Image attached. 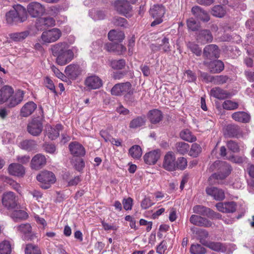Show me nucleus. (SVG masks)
I'll return each mask as SVG.
<instances>
[{
    "mask_svg": "<svg viewBox=\"0 0 254 254\" xmlns=\"http://www.w3.org/2000/svg\"><path fill=\"white\" fill-rule=\"evenodd\" d=\"M73 51L69 49L64 53L56 56V63L60 65H64L69 63L73 58Z\"/></svg>",
    "mask_w": 254,
    "mask_h": 254,
    "instance_id": "obj_17",
    "label": "nucleus"
},
{
    "mask_svg": "<svg viewBox=\"0 0 254 254\" xmlns=\"http://www.w3.org/2000/svg\"><path fill=\"white\" fill-rule=\"evenodd\" d=\"M237 206L234 201L218 202L216 204L217 209L223 213H233L236 211Z\"/></svg>",
    "mask_w": 254,
    "mask_h": 254,
    "instance_id": "obj_13",
    "label": "nucleus"
},
{
    "mask_svg": "<svg viewBox=\"0 0 254 254\" xmlns=\"http://www.w3.org/2000/svg\"><path fill=\"white\" fill-rule=\"evenodd\" d=\"M201 146L197 143H194L191 145L189 151V155L193 157H196L201 152Z\"/></svg>",
    "mask_w": 254,
    "mask_h": 254,
    "instance_id": "obj_51",
    "label": "nucleus"
},
{
    "mask_svg": "<svg viewBox=\"0 0 254 254\" xmlns=\"http://www.w3.org/2000/svg\"><path fill=\"white\" fill-rule=\"evenodd\" d=\"M225 13V9L220 5H215L212 9L211 14L215 17H222Z\"/></svg>",
    "mask_w": 254,
    "mask_h": 254,
    "instance_id": "obj_46",
    "label": "nucleus"
},
{
    "mask_svg": "<svg viewBox=\"0 0 254 254\" xmlns=\"http://www.w3.org/2000/svg\"><path fill=\"white\" fill-rule=\"evenodd\" d=\"M199 76L201 79L202 81L205 83H213L214 80V76L210 75L207 72L199 71Z\"/></svg>",
    "mask_w": 254,
    "mask_h": 254,
    "instance_id": "obj_54",
    "label": "nucleus"
},
{
    "mask_svg": "<svg viewBox=\"0 0 254 254\" xmlns=\"http://www.w3.org/2000/svg\"><path fill=\"white\" fill-rule=\"evenodd\" d=\"M198 39L203 43H210L212 41L213 37L211 31L208 29L201 30L198 35Z\"/></svg>",
    "mask_w": 254,
    "mask_h": 254,
    "instance_id": "obj_37",
    "label": "nucleus"
},
{
    "mask_svg": "<svg viewBox=\"0 0 254 254\" xmlns=\"http://www.w3.org/2000/svg\"><path fill=\"white\" fill-rule=\"evenodd\" d=\"M85 85L90 89H97L102 86L103 81L98 76L94 75L86 78Z\"/></svg>",
    "mask_w": 254,
    "mask_h": 254,
    "instance_id": "obj_16",
    "label": "nucleus"
},
{
    "mask_svg": "<svg viewBox=\"0 0 254 254\" xmlns=\"http://www.w3.org/2000/svg\"><path fill=\"white\" fill-rule=\"evenodd\" d=\"M211 209L201 205H197L193 207V212L200 216L202 215L209 218Z\"/></svg>",
    "mask_w": 254,
    "mask_h": 254,
    "instance_id": "obj_41",
    "label": "nucleus"
},
{
    "mask_svg": "<svg viewBox=\"0 0 254 254\" xmlns=\"http://www.w3.org/2000/svg\"><path fill=\"white\" fill-rule=\"evenodd\" d=\"M37 180L42 183V188L49 189L51 184L55 183L56 178L54 174L50 171H44L37 176Z\"/></svg>",
    "mask_w": 254,
    "mask_h": 254,
    "instance_id": "obj_4",
    "label": "nucleus"
},
{
    "mask_svg": "<svg viewBox=\"0 0 254 254\" xmlns=\"http://www.w3.org/2000/svg\"><path fill=\"white\" fill-rule=\"evenodd\" d=\"M114 6L118 13L125 16H127L132 10V7L127 0H116Z\"/></svg>",
    "mask_w": 254,
    "mask_h": 254,
    "instance_id": "obj_8",
    "label": "nucleus"
},
{
    "mask_svg": "<svg viewBox=\"0 0 254 254\" xmlns=\"http://www.w3.org/2000/svg\"><path fill=\"white\" fill-rule=\"evenodd\" d=\"M37 108V105L32 101H29L24 104L20 110V116L27 117L31 115Z\"/></svg>",
    "mask_w": 254,
    "mask_h": 254,
    "instance_id": "obj_25",
    "label": "nucleus"
},
{
    "mask_svg": "<svg viewBox=\"0 0 254 254\" xmlns=\"http://www.w3.org/2000/svg\"><path fill=\"white\" fill-rule=\"evenodd\" d=\"M11 245L8 241H3L0 243V254H10Z\"/></svg>",
    "mask_w": 254,
    "mask_h": 254,
    "instance_id": "obj_48",
    "label": "nucleus"
},
{
    "mask_svg": "<svg viewBox=\"0 0 254 254\" xmlns=\"http://www.w3.org/2000/svg\"><path fill=\"white\" fill-rule=\"evenodd\" d=\"M5 21L10 25H16L25 21L27 18L26 9L21 5H17L5 13Z\"/></svg>",
    "mask_w": 254,
    "mask_h": 254,
    "instance_id": "obj_2",
    "label": "nucleus"
},
{
    "mask_svg": "<svg viewBox=\"0 0 254 254\" xmlns=\"http://www.w3.org/2000/svg\"><path fill=\"white\" fill-rule=\"evenodd\" d=\"M44 83L47 88L49 89L53 93L57 94V92L56 91L55 86L54 84V83L49 77H46L45 78Z\"/></svg>",
    "mask_w": 254,
    "mask_h": 254,
    "instance_id": "obj_61",
    "label": "nucleus"
},
{
    "mask_svg": "<svg viewBox=\"0 0 254 254\" xmlns=\"http://www.w3.org/2000/svg\"><path fill=\"white\" fill-rule=\"evenodd\" d=\"M129 155L134 159H139L142 154V151L140 146L134 145L128 150Z\"/></svg>",
    "mask_w": 254,
    "mask_h": 254,
    "instance_id": "obj_45",
    "label": "nucleus"
},
{
    "mask_svg": "<svg viewBox=\"0 0 254 254\" xmlns=\"http://www.w3.org/2000/svg\"><path fill=\"white\" fill-rule=\"evenodd\" d=\"M111 66L115 69H122L126 65V61L124 59L114 60L110 62Z\"/></svg>",
    "mask_w": 254,
    "mask_h": 254,
    "instance_id": "obj_49",
    "label": "nucleus"
},
{
    "mask_svg": "<svg viewBox=\"0 0 254 254\" xmlns=\"http://www.w3.org/2000/svg\"><path fill=\"white\" fill-rule=\"evenodd\" d=\"M220 50L218 47L214 44L206 46L203 52V57L209 60L217 59L219 57Z\"/></svg>",
    "mask_w": 254,
    "mask_h": 254,
    "instance_id": "obj_9",
    "label": "nucleus"
},
{
    "mask_svg": "<svg viewBox=\"0 0 254 254\" xmlns=\"http://www.w3.org/2000/svg\"><path fill=\"white\" fill-rule=\"evenodd\" d=\"M106 47L108 51L116 53L118 55L126 51V48L124 45L117 42L108 43L106 45Z\"/></svg>",
    "mask_w": 254,
    "mask_h": 254,
    "instance_id": "obj_35",
    "label": "nucleus"
},
{
    "mask_svg": "<svg viewBox=\"0 0 254 254\" xmlns=\"http://www.w3.org/2000/svg\"><path fill=\"white\" fill-rule=\"evenodd\" d=\"M124 33L122 31L112 30L108 33V38L111 41L121 42L125 38Z\"/></svg>",
    "mask_w": 254,
    "mask_h": 254,
    "instance_id": "obj_36",
    "label": "nucleus"
},
{
    "mask_svg": "<svg viewBox=\"0 0 254 254\" xmlns=\"http://www.w3.org/2000/svg\"><path fill=\"white\" fill-rule=\"evenodd\" d=\"M65 72L70 78L75 79L80 74L81 69L77 64H70L66 67Z\"/></svg>",
    "mask_w": 254,
    "mask_h": 254,
    "instance_id": "obj_30",
    "label": "nucleus"
},
{
    "mask_svg": "<svg viewBox=\"0 0 254 254\" xmlns=\"http://www.w3.org/2000/svg\"><path fill=\"white\" fill-rule=\"evenodd\" d=\"M132 87L129 82H126L116 84L111 90V94L114 96H121L126 93Z\"/></svg>",
    "mask_w": 254,
    "mask_h": 254,
    "instance_id": "obj_12",
    "label": "nucleus"
},
{
    "mask_svg": "<svg viewBox=\"0 0 254 254\" xmlns=\"http://www.w3.org/2000/svg\"><path fill=\"white\" fill-rule=\"evenodd\" d=\"M190 145L184 142H178L175 145V149L177 153L180 155H184L188 152Z\"/></svg>",
    "mask_w": 254,
    "mask_h": 254,
    "instance_id": "obj_40",
    "label": "nucleus"
},
{
    "mask_svg": "<svg viewBox=\"0 0 254 254\" xmlns=\"http://www.w3.org/2000/svg\"><path fill=\"white\" fill-rule=\"evenodd\" d=\"M8 170L10 175L17 177L23 176L25 174L24 167L18 163H12L10 164Z\"/></svg>",
    "mask_w": 254,
    "mask_h": 254,
    "instance_id": "obj_24",
    "label": "nucleus"
},
{
    "mask_svg": "<svg viewBox=\"0 0 254 254\" xmlns=\"http://www.w3.org/2000/svg\"><path fill=\"white\" fill-rule=\"evenodd\" d=\"M226 133L230 137H238L242 134V131L239 126L236 125H228L226 127Z\"/></svg>",
    "mask_w": 254,
    "mask_h": 254,
    "instance_id": "obj_28",
    "label": "nucleus"
},
{
    "mask_svg": "<svg viewBox=\"0 0 254 254\" xmlns=\"http://www.w3.org/2000/svg\"><path fill=\"white\" fill-rule=\"evenodd\" d=\"M27 10L31 17L38 19L46 12L45 6L38 2H31L29 3L27 6Z\"/></svg>",
    "mask_w": 254,
    "mask_h": 254,
    "instance_id": "obj_5",
    "label": "nucleus"
},
{
    "mask_svg": "<svg viewBox=\"0 0 254 254\" xmlns=\"http://www.w3.org/2000/svg\"><path fill=\"white\" fill-rule=\"evenodd\" d=\"M187 24L189 29L196 31L198 30L199 24L193 18H190L187 21Z\"/></svg>",
    "mask_w": 254,
    "mask_h": 254,
    "instance_id": "obj_53",
    "label": "nucleus"
},
{
    "mask_svg": "<svg viewBox=\"0 0 254 254\" xmlns=\"http://www.w3.org/2000/svg\"><path fill=\"white\" fill-rule=\"evenodd\" d=\"M190 252L191 254H205L206 250L200 244H192L190 248Z\"/></svg>",
    "mask_w": 254,
    "mask_h": 254,
    "instance_id": "obj_47",
    "label": "nucleus"
},
{
    "mask_svg": "<svg viewBox=\"0 0 254 254\" xmlns=\"http://www.w3.org/2000/svg\"><path fill=\"white\" fill-rule=\"evenodd\" d=\"M63 126L61 124H57L55 127L50 126L48 128V136L52 140H54L60 135V131L62 130Z\"/></svg>",
    "mask_w": 254,
    "mask_h": 254,
    "instance_id": "obj_39",
    "label": "nucleus"
},
{
    "mask_svg": "<svg viewBox=\"0 0 254 254\" xmlns=\"http://www.w3.org/2000/svg\"><path fill=\"white\" fill-rule=\"evenodd\" d=\"M228 159L233 163L242 164L246 161L247 158L246 157L232 155L229 157Z\"/></svg>",
    "mask_w": 254,
    "mask_h": 254,
    "instance_id": "obj_62",
    "label": "nucleus"
},
{
    "mask_svg": "<svg viewBox=\"0 0 254 254\" xmlns=\"http://www.w3.org/2000/svg\"><path fill=\"white\" fill-rule=\"evenodd\" d=\"M206 193L212 196L216 200H222L225 198L224 191L214 187H207L205 190Z\"/></svg>",
    "mask_w": 254,
    "mask_h": 254,
    "instance_id": "obj_20",
    "label": "nucleus"
},
{
    "mask_svg": "<svg viewBox=\"0 0 254 254\" xmlns=\"http://www.w3.org/2000/svg\"><path fill=\"white\" fill-rule=\"evenodd\" d=\"M210 95L219 100H223L228 97L230 94L219 87H215L210 90Z\"/></svg>",
    "mask_w": 254,
    "mask_h": 254,
    "instance_id": "obj_26",
    "label": "nucleus"
},
{
    "mask_svg": "<svg viewBox=\"0 0 254 254\" xmlns=\"http://www.w3.org/2000/svg\"><path fill=\"white\" fill-rule=\"evenodd\" d=\"M42 148L46 152L50 154H54L57 150L55 144L49 143H43Z\"/></svg>",
    "mask_w": 254,
    "mask_h": 254,
    "instance_id": "obj_57",
    "label": "nucleus"
},
{
    "mask_svg": "<svg viewBox=\"0 0 254 254\" xmlns=\"http://www.w3.org/2000/svg\"><path fill=\"white\" fill-rule=\"evenodd\" d=\"M228 148L234 153L240 151V146L238 143L234 140H229L227 142Z\"/></svg>",
    "mask_w": 254,
    "mask_h": 254,
    "instance_id": "obj_58",
    "label": "nucleus"
},
{
    "mask_svg": "<svg viewBox=\"0 0 254 254\" xmlns=\"http://www.w3.org/2000/svg\"><path fill=\"white\" fill-rule=\"evenodd\" d=\"M12 217L15 219H25L27 216V213L24 210H15L12 214Z\"/></svg>",
    "mask_w": 254,
    "mask_h": 254,
    "instance_id": "obj_60",
    "label": "nucleus"
},
{
    "mask_svg": "<svg viewBox=\"0 0 254 254\" xmlns=\"http://www.w3.org/2000/svg\"><path fill=\"white\" fill-rule=\"evenodd\" d=\"M165 13V7L162 5H154L150 9V14L153 18H162Z\"/></svg>",
    "mask_w": 254,
    "mask_h": 254,
    "instance_id": "obj_38",
    "label": "nucleus"
},
{
    "mask_svg": "<svg viewBox=\"0 0 254 254\" xmlns=\"http://www.w3.org/2000/svg\"><path fill=\"white\" fill-rule=\"evenodd\" d=\"M232 118L235 121L243 123H248L251 119L250 115L245 112H237L232 115Z\"/></svg>",
    "mask_w": 254,
    "mask_h": 254,
    "instance_id": "obj_34",
    "label": "nucleus"
},
{
    "mask_svg": "<svg viewBox=\"0 0 254 254\" xmlns=\"http://www.w3.org/2000/svg\"><path fill=\"white\" fill-rule=\"evenodd\" d=\"M208 68L211 73H219L224 70V64L220 60H214L208 64Z\"/></svg>",
    "mask_w": 254,
    "mask_h": 254,
    "instance_id": "obj_27",
    "label": "nucleus"
},
{
    "mask_svg": "<svg viewBox=\"0 0 254 254\" xmlns=\"http://www.w3.org/2000/svg\"><path fill=\"white\" fill-rule=\"evenodd\" d=\"M187 46L190 51L196 56H200L201 55V48L197 44L193 42H189Z\"/></svg>",
    "mask_w": 254,
    "mask_h": 254,
    "instance_id": "obj_50",
    "label": "nucleus"
},
{
    "mask_svg": "<svg viewBox=\"0 0 254 254\" xmlns=\"http://www.w3.org/2000/svg\"><path fill=\"white\" fill-rule=\"evenodd\" d=\"M69 149L71 154L75 156H83L85 154L83 146L76 142H71L69 145Z\"/></svg>",
    "mask_w": 254,
    "mask_h": 254,
    "instance_id": "obj_23",
    "label": "nucleus"
},
{
    "mask_svg": "<svg viewBox=\"0 0 254 254\" xmlns=\"http://www.w3.org/2000/svg\"><path fill=\"white\" fill-rule=\"evenodd\" d=\"M69 50V45L65 42H59L51 46L52 55L56 57Z\"/></svg>",
    "mask_w": 254,
    "mask_h": 254,
    "instance_id": "obj_22",
    "label": "nucleus"
},
{
    "mask_svg": "<svg viewBox=\"0 0 254 254\" xmlns=\"http://www.w3.org/2000/svg\"><path fill=\"white\" fill-rule=\"evenodd\" d=\"M232 170V167L226 162L216 160L209 168L210 172L216 171L209 177V183L214 184L219 180H224L230 174Z\"/></svg>",
    "mask_w": 254,
    "mask_h": 254,
    "instance_id": "obj_1",
    "label": "nucleus"
},
{
    "mask_svg": "<svg viewBox=\"0 0 254 254\" xmlns=\"http://www.w3.org/2000/svg\"><path fill=\"white\" fill-rule=\"evenodd\" d=\"M24 252L25 254H42V252L39 247L32 243L26 245Z\"/></svg>",
    "mask_w": 254,
    "mask_h": 254,
    "instance_id": "obj_44",
    "label": "nucleus"
},
{
    "mask_svg": "<svg viewBox=\"0 0 254 254\" xmlns=\"http://www.w3.org/2000/svg\"><path fill=\"white\" fill-rule=\"evenodd\" d=\"M223 108L227 110H232L238 108V104L237 102L231 100H226L222 104Z\"/></svg>",
    "mask_w": 254,
    "mask_h": 254,
    "instance_id": "obj_55",
    "label": "nucleus"
},
{
    "mask_svg": "<svg viewBox=\"0 0 254 254\" xmlns=\"http://www.w3.org/2000/svg\"><path fill=\"white\" fill-rule=\"evenodd\" d=\"M147 117L152 124H156L162 120L163 115L160 110L153 109L149 111Z\"/></svg>",
    "mask_w": 254,
    "mask_h": 254,
    "instance_id": "obj_29",
    "label": "nucleus"
},
{
    "mask_svg": "<svg viewBox=\"0 0 254 254\" xmlns=\"http://www.w3.org/2000/svg\"><path fill=\"white\" fill-rule=\"evenodd\" d=\"M133 199L131 197L124 198L123 200L124 208L126 210H131L132 206Z\"/></svg>",
    "mask_w": 254,
    "mask_h": 254,
    "instance_id": "obj_64",
    "label": "nucleus"
},
{
    "mask_svg": "<svg viewBox=\"0 0 254 254\" xmlns=\"http://www.w3.org/2000/svg\"><path fill=\"white\" fill-rule=\"evenodd\" d=\"M17 230L23 235V239L26 241H32L36 236L32 232V228L29 223L22 224L17 226Z\"/></svg>",
    "mask_w": 254,
    "mask_h": 254,
    "instance_id": "obj_11",
    "label": "nucleus"
},
{
    "mask_svg": "<svg viewBox=\"0 0 254 254\" xmlns=\"http://www.w3.org/2000/svg\"><path fill=\"white\" fill-rule=\"evenodd\" d=\"M24 93L22 90H18L13 94L8 100L7 105L9 108H13L20 104L23 100Z\"/></svg>",
    "mask_w": 254,
    "mask_h": 254,
    "instance_id": "obj_19",
    "label": "nucleus"
},
{
    "mask_svg": "<svg viewBox=\"0 0 254 254\" xmlns=\"http://www.w3.org/2000/svg\"><path fill=\"white\" fill-rule=\"evenodd\" d=\"M44 117H37L33 118L27 125V131L32 135L38 136L43 130Z\"/></svg>",
    "mask_w": 254,
    "mask_h": 254,
    "instance_id": "obj_3",
    "label": "nucleus"
},
{
    "mask_svg": "<svg viewBox=\"0 0 254 254\" xmlns=\"http://www.w3.org/2000/svg\"><path fill=\"white\" fill-rule=\"evenodd\" d=\"M62 36L60 29L53 28L44 31L41 36L42 41L45 43H50L57 41Z\"/></svg>",
    "mask_w": 254,
    "mask_h": 254,
    "instance_id": "obj_6",
    "label": "nucleus"
},
{
    "mask_svg": "<svg viewBox=\"0 0 254 254\" xmlns=\"http://www.w3.org/2000/svg\"><path fill=\"white\" fill-rule=\"evenodd\" d=\"M47 159L45 156L41 153L35 155L31 161V167L35 170H39L45 166Z\"/></svg>",
    "mask_w": 254,
    "mask_h": 254,
    "instance_id": "obj_14",
    "label": "nucleus"
},
{
    "mask_svg": "<svg viewBox=\"0 0 254 254\" xmlns=\"http://www.w3.org/2000/svg\"><path fill=\"white\" fill-rule=\"evenodd\" d=\"M212 225V222L205 217L200 216V219L198 223V226L209 227Z\"/></svg>",
    "mask_w": 254,
    "mask_h": 254,
    "instance_id": "obj_63",
    "label": "nucleus"
},
{
    "mask_svg": "<svg viewBox=\"0 0 254 254\" xmlns=\"http://www.w3.org/2000/svg\"><path fill=\"white\" fill-rule=\"evenodd\" d=\"M20 147L21 149L30 152L37 149V144L34 140L25 139L20 143Z\"/></svg>",
    "mask_w": 254,
    "mask_h": 254,
    "instance_id": "obj_32",
    "label": "nucleus"
},
{
    "mask_svg": "<svg viewBox=\"0 0 254 254\" xmlns=\"http://www.w3.org/2000/svg\"><path fill=\"white\" fill-rule=\"evenodd\" d=\"M208 248L216 252L223 251L224 249L222 243L214 242H210Z\"/></svg>",
    "mask_w": 254,
    "mask_h": 254,
    "instance_id": "obj_59",
    "label": "nucleus"
},
{
    "mask_svg": "<svg viewBox=\"0 0 254 254\" xmlns=\"http://www.w3.org/2000/svg\"><path fill=\"white\" fill-rule=\"evenodd\" d=\"M175 165V170L177 169L183 170L187 166V160L183 157H179L177 160H176Z\"/></svg>",
    "mask_w": 254,
    "mask_h": 254,
    "instance_id": "obj_52",
    "label": "nucleus"
},
{
    "mask_svg": "<svg viewBox=\"0 0 254 254\" xmlns=\"http://www.w3.org/2000/svg\"><path fill=\"white\" fill-rule=\"evenodd\" d=\"M191 12L197 20L206 22L210 20V17L207 11L199 6H193Z\"/></svg>",
    "mask_w": 254,
    "mask_h": 254,
    "instance_id": "obj_15",
    "label": "nucleus"
},
{
    "mask_svg": "<svg viewBox=\"0 0 254 254\" xmlns=\"http://www.w3.org/2000/svg\"><path fill=\"white\" fill-rule=\"evenodd\" d=\"M2 203L8 209H14L17 206V202L14 193L11 191L7 192L3 194Z\"/></svg>",
    "mask_w": 254,
    "mask_h": 254,
    "instance_id": "obj_7",
    "label": "nucleus"
},
{
    "mask_svg": "<svg viewBox=\"0 0 254 254\" xmlns=\"http://www.w3.org/2000/svg\"><path fill=\"white\" fill-rule=\"evenodd\" d=\"M176 157L172 151L168 152L164 157L163 167L166 170L173 171L175 170Z\"/></svg>",
    "mask_w": 254,
    "mask_h": 254,
    "instance_id": "obj_10",
    "label": "nucleus"
},
{
    "mask_svg": "<svg viewBox=\"0 0 254 254\" xmlns=\"http://www.w3.org/2000/svg\"><path fill=\"white\" fill-rule=\"evenodd\" d=\"M29 34L28 31L15 32L9 34V38L14 42H20L24 40Z\"/></svg>",
    "mask_w": 254,
    "mask_h": 254,
    "instance_id": "obj_42",
    "label": "nucleus"
},
{
    "mask_svg": "<svg viewBox=\"0 0 254 254\" xmlns=\"http://www.w3.org/2000/svg\"><path fill=\"white\" fill-rule=\"evenodd\" d=\"M180 136L183 140L190 142H193L196 140V137L188 129L182 130L180 133Z\"/></svg>",
    "mask_w": 254,
    "mask_h": 254,
    "instance_id": "obj_43",
    "label": "nucleus"
},
{
    "mask_svg": "<svg viewBox=\"0 0 254 254\" xmlns=\"http://www.w3.org/2000/svg\"><path fill=\"white\" fill-rule=\"evenodd\" d=\"M55 24L54 19L51 17H40L36 23V27L38 30H42V26L46 27L53 26Z\"/></svg>",
    "mask_w": 254,
    "mask_h": 254,
    "instance_id": "obj_31",
    "label": "nucleus"
},
{
    "mask_svg": "<svg viewBox=\"0 0 254 254\" xmlns=\"http://www.w3.org/2000/svg\"><path fill=\"white\" fill-rule=\"evenodd\" d=\"M229 78L227 75H220L214 76L213 83L217 85L223 84L226 83Z\"/></svg>",
    "mask_w": 254,
    "mask_h": 254,
    "instance_id": "obj_56",
    "label": "nucleus"
},
{
    "mask_svg": "<svg viewBox=\"0 0 254 254\" xmlns=\"http://www.w3.org/2000/svg\"><path fill=\"white\" fill-rule=\"evenodd\" d=\"M160 150L156 149L145 153L143 156V159L146 164L154 165L160 158Z\"/></svg>",
    "mask_w": 254,
    "mask_h": 254,
    "instance_id": "obj_18",
    "label": "nucleus"
},
{
    "mask_svg": "<svg viewBox=\"0 0 254 254\" xmlns=\"http://www.w3.org/2000/svg\"><path fill=\"white\" fill-rule=\"evenodd\" d=\"M13 93L14 90L11 86L5 85L1 87L0 89V104L7 103Z\"/></svg>",
    "mask_w": 254,
    "mask_h": 254,
    "instance_id": "obj_21",
    "label": "nucleus"
},
{
    "mask_svg": "<svg viewBox=\"0 0 254 254\" xmlns=\"http://www.w3.org/2000/svg\"><path fill=\"white\" fill-rule=\"evenodd\" d=\"M146 122V119L145 115L137 116L130 122L129 127L132 129L137 128L144 126Z\"/></svg>",
    "mask_w": 254,
    "mask_h": 254,
    "instance_id": "obj_33",
    "label": "nucleus"
}]
</instances>
